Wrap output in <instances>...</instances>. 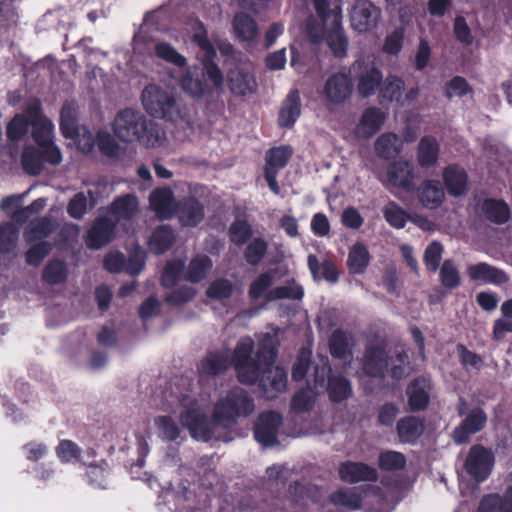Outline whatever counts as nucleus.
Masks as SVG:
<instances>
[{"label": "nucleus", "mask_w": 512, "mask_h": 512, "mask_svg": "<svg viewBox=\"0 0 512 512\" xmlns=\"http://www.w3.org/2000/svg\"><path fill=\"white\" fill-rule=\"evenodd\" d=\"M278 347L277 338L266 333L256 350L253 339L246 336L237 341L231 355L226 351H209L197 366L199 381L219 376L233 367L240 384H258L266 398H276L287 386L285 369L274 365Z\"/></svg>", "instance_id": "nucleus-1"}, {"label": "nucleus", "mask_w": 512, "mask_h": 512, "mask_svg": "<svg viewBox=\"0 0 512 512\" xmlns=\"http://www.w3.org/2000/svg\"><path fill=\"white\" fill-rule=\"evenodd\" d=\"M199 28L200 31L193 34L192 40L203 52L201 73L187 72L180 79L182 90L193 99H201L212 93L213 89H221L224 83V75L215 62L216 49L209 40L203 23H199Z\"/></svg>", "instance_id": "nucleus-2"}, {"label": "nucleus", "mask_w": 512, "mask_h": 512, "mask_svg": "<svg viewBox=\"0 0 512 512\" xmlns=\"http://www.w3.org/2000/svg\"><path fill=\"white\" fill-rule=\"evenodd\" d=\"M116 137L123 142L137 141L148 148L159 147L164 139L160 126L132 108L119 111L113 122Z\"/></svg>", "instance_id": "nucleus-3"}, {"label": "nucleus", "mask_w": 512, "mask_h": 512, "mask_svg": "<svg viewBox=\"0 0 512 512\" xmlns=\"http://www.w3.org/2000/svg\"><path fill=\"white\" fill-rule=\"evenodd\" d=\"M255 410L251 394L244 388L235 386L219 398L213 407V419L223 428H231L239 418H247Z\"/></svg>", "instance_id": "nucleus-4"}, {"label": "nucleus", "mask_w": 512, "mask_h": 512, "mask_svg": "<svg viewBox=\"0 0 512 512\" xmlns=\"http://www.w3.org/2000/svg\"><path fill=\"white\" fill-rule=\"evenodd\" d=\"M177 399L181 406L186 407L180 413L179 419L183 427L187 428L191 437L208 442L215 438V428L219 426L214 419L208 416L198 407L196 399L188 392L180 393Z\"/></svg>", "instance_id": "nucleus-5"}, {"label": "nucleus", "mask_w": 512, "mask_h": 512, "mask_svg": "<svg viewBox=\"0 0 512 512\" xmlns=\"http://www.w3.org/2000/svg\"><path fill=\"white\" fill-rule=\"evenodd\" d=\"M141 98L147 113L155 118L176 122L186 116L185 109L176 99L156 86L145 87Z\"/></svg>", "instance_id": "nucleus-6"}, {"label": "nucleus", "mask_w": 512, "mask_h": 512, "mask_svg": "<svg viewBox=\"0 0 512 512\" xmlns=\"http://www.w3.org/2000/svg\"><path fill=\"white\" fill-rule=\"evenodd\" d=\"M349 73L357 83L358 94L362 98H369L379 90L383 82V73L373 63L364 59H358L353 62Z\"/></svg>", "instance_id": "nucleus-7"}, {"label": "nucleus", "mask_w": 512, "mask_h": 512, "mask_svg": "<svg viewBox=\"0 0 512 512\" xmlns=\"http://www.w3.org/2000/svg\"><path fill=\"white\" fill-rule=\"evenodd\" d=\"M385 342L368 343L361 359V370L370 378L383 379L390 364Z\"/></svg>", "instance_id": "nucleus-8"}, {"label": "nucleus", "mask_w": 512, "mask_h": 512, "mask_svg": "<svg viewBox=\"0 0 512 512\" xmlns=\"http://www.w3.org/2000/svg\"><path fill=\"white\" fill-rule=\"evenodd\" d=\"M283 424L279 412L267 410L261 412L254 422L253 435L255 440L264 447H273L279 443L278 432Z\"/></svg>", "instance_id": "nucleus-9"}, {"label": "nucleus", "mask_w": 512, "mask_h": 512, "mask_svg": "<svg viewBox=\"0 0 512 512\" xmlns=\"http://www.w3.org/2000/svg\"><path fill=\"white\" fill-rule=\"evenodd\" d=\"M494 465V454L481 444H474L470 447L465 460L466 472L476 481L483 482L491 474Z\"/></svg>", "instance_id": "nucleus-10"}, {"label": "nucleus", "mask_w": 512, "mask_h": 512, "mask_svg": "<svg viewBox=\"0 0 512 512\" xmlns=\"http://www.w3.org/2000/svg\"><path fill=\"white\" fill-rule=\"evenodd\" d=\"M227 86L235 97H247L257 91L255 74L247 65L237 64L226 73Z\"/></svg>", "instance_id": "nucleus-11"}, {"label": "nucleus", "mask_w": 512, "mask_h": 512, "mask_svg": "<svg viewBox=\"0 0 512 512\" xmlns=\"http://www.w3.org/2000/svg\"><path fill=\"white\" fill-rule=\"evenodd\" d=\"M488 416L479 406L472 408L452 432L454 443L458 445L470 442L471 436L482 431L487 424Z\"/></svg>", "instance_id": "nucleus-12"}, {"label": "nucleus", "mask_w": 512, "mask_h": 512, "mask_svg": "<svg viewBox=\"0 0 512 512\" xmlns=\"http://www.w3.org/2000/svg\"><path fill=\"white\" fill-rule=\"evenodd\" d=\"M353 83L350 76L343 72L330 75L323 87V96L330 104L341 105L352 95Z\"/></svg>", "instance_id": "nucleus-13"}, {"label": "nucleus", "mask_w": 512, "mask_h": 512, "mask_svg": "<svg viewBox=\"0 0 512 512\" xmlns=\"http://www.w3.org/2000/svg\"><path fill=\"white\" fill-rule=\"evenodd\" d=\"M466 273L473 282H482L496 286L507 284L510 280L508 274L503 269L487 262H478L468 265Z\"/></svg>", "instance_id": "nucleus-14"}, {"label": "nucleus", "mask_w": 512, "mask_h": 512, "mask_svg": "<svg viewBox=\"0 0 512 512\" xmlns=\"http://www.w3.org/2000/svg\"><path fill=\"white\" fill-rule=\"evenodd\" d=\"M380 11L370 1H358L351 12V24L360 33L367 32L377 25Z\"/></svg>", "instance_id": "nucleus-15"}, {"label": "nucleus", "mask_w": 512, "mask_h": 512, "mask_svg": "<svg viewBox=\"0 0 512 512\" xmlns=\"http://www.w3.org/2000/svg\"><path fill=\"white\" fill-rule=\"evenodd\" d=\"M175 214L182 226L196 227L204 219L205 209L196 197L189 196L176 203Z\"/></svg>", "instance_id": "nucleus-16"}, {"label": "nucleus", "mask_w": 512, "mask_h": 512, "mask_svg": "<svg viewBox=\"0 0 512 512\" xmlns=\"http://www.w3.org/2000/svg\"><path fill=\"white\" fill-rule=\"evenodd\" d=\"M338 472L340 479L350 484L362 481L376 482L378 480L377 470L363 462H342Z\"/></svg>", "instance_id": "nucleus-17"}, {"label": "nucleus", "mask_w": 512, "mask_h": 512, "mask_svg": "<svg viewBox=\"0 0 512 512\" xmlns=\"http://www.w3.org/2000/svg\"><path fill=\"white\" fill-rule=\"evenodd\" d=\"M115 223L107 218H97L87 232L86 245L90 249H100L110 243L114 237Z\"/></svg>", "instance_id": "nucleus-18"}, {"label": "nucleus", "mask_w": 512, "mask_h": 512, "mask_svg": "<svg viewBox=\"0 0 512 512\" xmlns=\"http://www.w3.org/2000/svg\"><path fill=\"white\" fill-rule=\"evenodd\" d=\"M388 182L398 188L407 191L414 189V167L408 160H396L391 162L387 168Z\"/></svg>", "instance_id": "nucleus-19"}, {"label": "nucleus", "mask_w": 512, "mask_h": 512, "mask_svg": "<svg viewBox=\"0 0 512 512\" xmlns=\"http://www.w3.org/2000/svg\"><path fill=\"white\" fill-rule=\"evenodd\" d=\"M410 412L425 411L430 404V393L425 379L417 377L409 382L405 390Z\"/></svg>", "instance_id": "nucleus-20"}, {"label": "nucleus", "mask_w": 512, "mask_h": 512, "mask_svg": "<svg viewBox=\"0 0 512 512\" xmlns=\"http://www.w3.org/2000/svg\"><path fill=\"white\" fill-rule=\"evenodd\" d=\"M149 203L159 219L167 220L175 214L174 195L168 187L154 189L149 196Z\"/></svg>", "instance_id": "nucleus-21"}, {"label": "nucleus", "mask_w": 512, "mask_h": 512, "mask_svg": "<svg viewBox=\"0 0 512 512\" xmlns=\"http://www.w3.org/2000/svg\"><path fill=\"white\" fill-rule=\"evenodd\" d=\"M477 211L489 222L502 225L511 215L510 207L502 199L486 198L477 204Z\"/></svg>", "instance_id": "nucleus-22"}, {"label": "nucleus", "mask_w": 512, "mask_h": 512, "mask_svg": "<svg viewBox=\"0 0 512 512\" xmlns=\"http://www.w3.org/2000/svg\"><path fill=\"white\" fill-rule=\"evenodd\" d=\"M424 431L425 420L414 415L402 417L396 424L399 441L403 444H416Z\"/></svg>", "instance_id": "nucleus-23"}, {"label": "nucleus", "mask_w": 512, "mask_h": 512, "mask_svg": "<svg viewBox=\"0 0 512 512\" xmlns=\"http://www.w3.org/2000/svg\"><path fill=\"white\" fill-rule=\"evenodd\" d=\"M443 181L449 195L463 196L469 189L466 171L456 164H450L443 170Z\"/></svg>", "instance_id": "nucleus-24"}, {"label": "nucleus", "mask_w": 512, "mask_h": 512, "mask_svg": "<svg viewBox=\"0 0 512 512\" xmlns=\"http://www.w3.org/2000/svg\"><path fill=\"white\" fill-rule=\"evenodd\" d=\"M385 119L386 115L380 108L374 106L366 108L357 125V134L362 138H371L380 131Z\"/></svg>", "instance_id": "nucleus-25"}, {"label": "nucleus", "mask_w": 512, "mask_h": 512, "mask_svg": "<svg viewBox=\"0 0 512 512\" xmlns=\"http://www.w3.org/2000/svg\"><path fill=\"white\" fill-rule=\"evenodd\" d=\"M301 114V99L297 89L289 92L278 113V125L292 128Z\"/></svg>", "instance_id": "nucleus-26"}, {"label": "nucleus", "mask_w": 512, "mask_h": 512, "mask_svg": "<svg viewBox=\"0 0 512 512\" xmlns=\"http://www.w3.org/2000/svg\"><path fill=\"white\" fill-rule=\"evenodd\" d=\"M417 196L424 207L436 209L442 204L445 193L440 181L428 179L418 187Z\"/></svg>", "instance_id": "nucleus-27"}, {"label": "nucleus", "mask_w": 512, "mask_h": 512, "mask_svg": "<svg viewBox=\"0 0 512 512\" xmlns=\"http://www.w3.org/2000/svg\"><path fill=\"white\" fill-rule=\"evenodd\" d=\"M477 512H512V486L502 495L493 493L483 496Z\"/></svg>", "instance_id": "nucleus-28"}, {"label": "nucleus", "mask_w": 512, "mask_h": 512, "mask_svg": "<svg viewBox=\"0 0 512 512\" xmlns=\"http://www.w3.org/2000/svg\"><path fill=\"white\" fill-rule=\"evenodd\" d=\"M213 267L212 259L205 254H198L194 256L187 267L183 279L190 283H200L206 279Z\"/></svg>", "instance_id": "nucleus-29"}, {"label": "nucleus", "mask_w": 512, "mask_h": 512, "mask_svg": "<svg viewBox=\"0 0 512 512\" xmlns=\"http://www.w3.org/2000/svg\"><path fill=\"white\" fill-rule=\"evenodd\" d=\"M232 27L235 37L242 42H252L258 36V26L256 21L245 12L235 14Z\"/></svg>", "instance_id": "nucleus-30"}, {"label": "nucleus", "mask_w": 512, "mask_h": 512, "mask_svg": "<svg viewBox=\"0 0 512 512\" xmlns=\"http://www.w3.org/2000/svg\"><path fill=\"white\" fill-rule=\"evenodd\" d=\"M439 144L433 136H424L417 147V161L422 168L433 167L439 158Z\"/></svg>", "instance_id": "nucleus-31"}, {"label": "nucleus", "mask_w": 512, "mask_h": 512, "mask_svg": "<svg viewBox=\"0 0 512 512\" xmlns=\"http://www.w3.org/2000/svg\"><path fill=\"white\" fill-rule=\"evenodd\" d=\"M371 256L368 248L361 242L355 243L349 250L347 267L350 274H363L370 264Z\"/></svg>", "instance_id": "nucleus-32"}, {"label": "nucleus", "mask_w": 512, "mask_h": 512, "mask_svg": "<svg viewBox=\"0 0 512 512\" xmlns=\"http://www.w3.org/2000/svg\"><path fill=\"white\" fill-rule=\"evenodd\" d=\"M175 239L174 230L169 225H161L152 232L148 242L149 248L154 254H163L172 247Z\"/></svg>", "instance_id": "nucleus-33"}, {"label": "nucleus", "mask_w": 512, "mask_h": 512, "mask_svg": "<svg viewBox=\"0 0 512 512\" xmlns=\"http://www.w3.org/2000/svg\"><path fill=\"white\" fill-rule=\"evenodd\" d=\"M97 146L100 153L107 157H116L119 153V145L116 140L106 131H99L96 134L95 140L89 138L83 145L82 150L85 153L92 151L94 146Z\"/></svg>", "instance_id": "nucleus-34"}, {"label": "nucleus", "mask_w": 512, "mask_h": 512, "mask_svg": "<svg viewBox=\"0 0 512 512\" xmlns=\"http://www.w3.org/2000/svg\"><path fill=\"white\" fill-rule=\"evenodd\" d=\"M329 399L334 403H341L352 396L351 382L342 375H332L327 380Z\"/></svg>", "instance_id": "nucleus-35"}, {"label": "nucleus", "mask_w": 512, "mask_h": 512, "mask_svg": "<svg viewBox=\"0 0 512 512\" xmlns=\"http://www.w3.org/2000/svg\"><path fill=\"white\" fill-rule=\"evenodd\" d=\"M138 211V199L133 194H125L113 200L110 212L119 219L129 220Z\"/></svg>", "instance_id": "nucleus-36"}, {"label": "nucleus", "mask_w": 512, "mask_h": 512, "mask_svg": "<svg viewBox=\"0 0 512 512\" xmlns=\"http://www.w3.org/2000/svg\"><path fill=\"white\" fill-rule=\"evenodd\" d=\"M57 226V222L48 216L36 218L30 223L26 240L29 243L34 240L43 241L56 231Z\"/></svg>", "instance_id": "nucleus-37"}, {"label": "nucleus", "mask_w": 512, "mask_h": 512, "mask_svg": "<svg viewBox=\"0 0 512 512\" xmlns=\"http://www.w3.org/2000/svg\"><path fill=\"white\" fill-rule=\"evenodd\" d=\"M308 268L315 280H319V270H322V277L330 283H336L339 279V272L335 264L330 260H325L320 264L318 258L314 254H309L307 258Z\"/></svg>", "instance_id": "nucleus-38"}, {"label": "nucleus", "mask_w": 512, "mask_h": 512, "mask_svg": "<svg viewBox=\"0 0 512 512\" xmlns=\"http://www.w3.org/2000/svg\"><path fill=\"white\" fill-rule=\"evenodd\" d=\"M293 150L289 145L273 147L266 152V164L264 169H271L279 172L289 163Z\"/></svg>", "instance_id": "nucleus-39"}, {"label": "nucleus", "mask_w": 512, "mask_h": 512, "mask_svg": "<svg viewBox=\"0 0 512 512\" xmlns=\"http://www.w3.org/2000/svg\"><path fill=\"white\" fill-rule=\"evenodd\" d=\"M404 90V81L395 75L388 76L383 80L379 88L380 102L399 101Z\"/></svg>", "instance_id": "nucleus-40"}, {"label": "nucleus", "mask_w": 512, "mask_h": 512, "mask_svg": "<svg viewBox=\"0 0 512 512\" xmlns=\"http://www.w3.org/2000/svg\"><path fill=\"white\" fill-rule=\"evenodd\" d=\"M67 279V267L63 260L52 259L47 262L42 272V280L48 285H58Z\"/></svg>", "instance_id": "nucleus-41"}, {"label": "nucleus", "mask_w": 512, "mask_h": 512, "mask_svg": "<svg viewBox=\"0 0 512 512\" xmlns=\"http://www.w3.org/2000/svg\"><path fill=\"white\" fill-rule=\"evenodd\" d=\"M329 351L335 359H346L352 354L348 336L342 329H335L329 338Z\"/></svg>", "instance_id": "nucleus-42"}, {"label": "nucleus", "mask_w": 512, "mask_h": 512, "mask_svg": "<svg viewBox=\"0 0 512 512\" xmlns=\"http://www.w3.org/2000/svg\"><path fill=\"white\" fill-rule=\"evenodd\" d=\"M21 164L23 170L28 175H39L42 172L44 165L40 149L31 145L24 147L21 155Z\"/></svg>", "instance_id": "nucleus-43"}, {"label": "nucleus", "mask_w": 512, "mask_h": 512, "mask_svg": "<svg viewBox=\"0 0 512 512\" xmlns=\"http://www.w3.org/2000/svg\"><path fill=\"white\" fill-rule=\"evenodd\" d=\"M185 262L182 259H173L166 263L161 275V285L164 288L174 287L184 276Z\"/></svg>", "instance_id": "nucleus-44"}, {"label": "nucleus", "mask_w": 512, "mask_h": 512, "mask_svg": "<svg viewBox=\"0 0 512 512\" xmlns=\"http://www.w3.org/2000/svg\"><path fill=\"white\" fill-rule=\"evenodd\" d=\"M228 236L234 245L241 247L252 238V226L246 219L236 218L228 229Z\"/></svg>", "instance_id": "nucleus-45"}, {"label": "nucleus", "mask_w": 512, "mask_h": 512, "mask_svg": "<svg viewBox=\"0 0 512 512\" xmlns=\"http://www.w3.org/2000/svg\"><path fill=\"white\" fill-rule=\"evenodd\" d=\"M329 502L335 506H344L351 510H359L362 497L353 489H338L329 496Z\"/></svg>", "instance_id": "nucleus-46"}, {"label": "nucleus", "mask_w": 512, "mask_h": 512, "mask_svg": "<svg viewBox=\"0 0 512 512\" xmlns=\"http://www.w3.org/2000/svg\"><path fill=\"white\" fill-rule=\"evenodd\" d=\"M326 44L336 58H343L347 55L348 39L341 27L335 26L329 30L325 37Z\"/></svg>", "instance_id": "nucleus-47"}, {"label": "nucleus", "mask_w": 512, "mask_h": 512, "mask_svg": "<svg viewBox=\"0 0 512 512\" xmlns=\"http://www.w3.org/2000/svg\"><path fill=\"white\" fill-rule=\"evenodd\" d=\"M291 285H283L272 288L268 293H266V301H276L282 299H290V300H302L304 297V290L301 285L295 283L292 280Z\"/></svg>", "instance_id": "nucleus-48"}, {"label": "nucleus", "mask_w": 512, "mask_h": 512, "mask_svg": "<svg viewBox=\"0 0 512 512\" xmlns=\"http://www.w3.org/2000/svg\"><path fill=\"white\" fill-rule=\"evenodd\" d=\"M397 136L394 133L381 134L375 141L374 149L379 158L389 160L400 152L396 145Z\"/></svg>", "instance_id": "nucleus-49"}, {"label": "nucleus", "mask_w": 512, "mask_h": 512, "mask_svg": "<svg viewBox=\"0 0 512 512\" xmlns=\"http://www.w3.org/2000/svg\"><path fill=\"white\" fill-rule=\"evenodd\" d=\"M268 251V243L261 237L253 238L244 250V259L251 266L259 265Z\"/></svg>", "instance_id": "nucleus-50"}, {"label": "nucleus", "mask_w": 512, "mask_h": 512, "mask_svg": "<svg viewBox=\"0 0 512 512\" xmlns=\"http://www.w3.org/2000/svg\"><path fill=\"white\" fill-rule=\"evenodd\" d=\"M274 282V273L272 270L260 273L250 284L248 296L251 300H257L264 297L270 291Z\"/></svg>", "instance_id": "nucleus-51"}, {"label": "nucleus", "mask_w": 512, "mask_h": 512, "mask_svg": "<svg viewBox=\"0 0 512 512\" xmlns=\"http://www.w3.org/2000/svg\"><path fill=\"white\" fill-rule=\"evenodd\" d=\"M439 269V280L443 287L455 289L461 284L460 272L451 259H446Z\"/></svg>", "instance_id": "nucleus-52"}, {"label": "nucleus", "mask_w": 512, "mask_h": 512, "mask_svg": "<svg viewBox=\"0 0 512 512\" xmlns=\"http://www.w3.org/2000/svg\"><path fill=\"white\" fill-rule=\"evenodd\" d=\"M406 465V457L397 451H384L379 454L378 466L383 471L402 470Z\"/></svg>", "instance_id": "nucleus-53"}, {"label": "nucleus", "mask_w": 512, "mask_h": 512, "mask_svg": "<svg viewBox=\"0 0 512 512\" xmlns=\"http://www.w3.org/2000/svg\"><path fill=\"white\" fill-rule=\"evenodd\" d=\"M383 216L386 222L393 228L402 229L408 220V213L394 201L383 209Z\"/></svg>", "instance_id": "nucleus-54"}, {"label": "nucleus", "mask_w": 512, "mask_h": 512, "mask_svg": "<svg viewBox=\"0 0 512 512\" xmlns=\"http://www.w3.org/2000/svg\"><path fill=\"white\" fill-rule=\"evenodd\" d=\"M155 54L157 57L172 63L180 68L187 65L186 58L181 55L171 44L159 42L155 45Z\"/></svg>", "instance_id": "nucleus-55"}, {"label": "nucleus", "mask_w": 512, "mask_h": 512, "mask_svg": "<svg viewBox=\"0 0 512 512\" xmlns=\"http://www.w3.org/2000/svg\"><path fill=\"white\" fill-rule=\"evenodd\" d=\"M30 122L27 117L21 114L15 115L7 124L6 135L10 141L21 140L29 130Z\"/></svg>", "instance_id": "nucleus-56"}, {"label": "nucleus", "mask_w": 512, "mask_h": 512, "mask_svg": "<svg viewBox=\"0 0 512 512\" xmlns=\"http://www.w3.org/2000/svg\"><path fill=\"white\" fill-rule=\"evenodd\" d=\"M233 284L226 278H219L210 283L206 290L208 298L213 300H224L232 296Z\"/></svg>", "instance_id": "nucleus-57"}, {"label": "nucleus", "mask_w": 512, "mask_h": 512, "mask_svg": "<svg viewBox=\"0 0 512 512\" xmlns=\"http://www.w3.org/2000/svg\"><path fill=\"white\" fill-rule=\"evenodd\" d=\"M473 92L472 87L462 76H454L444 85V96L448 99L454 96L463 97Z\"/></svg>", "instance_id": "nucleus-58"}, {"label": "nucleus", "mask_w": 512, "mask_h": 512, "mask_svg": "<svg viewBox=\"0 0 512 512\" xmlns=\"http://www.w3.org/2000/svg\"><path fill=\"white\" fill-rule=\"evenodd\" d=\"M52 250L51 243L47 241H39L38 243L29 247L25 253L26 263L30 266L37 267L48 256Z\"/></svg>", "instance_id": "nucleus-59"}, {"label": "nucleus", "mask_w": 512, "mask_h": 512, "mask_svg": "<svg viewBox=\"0 0 512 512\" xmlns=\"http://www.w3.org/2000/svg\"><path fill=\"white\" fill-rule=\"evenodd\" d=\"M443 246L438 241L431 242L424 251L423 261L429 272H436L440 268Z\"/></svg>", "instance_id": "nucleus-60"}, {"label": "nucleus", "mask_w": 512, "mask_h": 512, "mask_svg": "<svg viewBox=\"0 0 512 512\" xmlns=\"http://www.w3.org/2000/svg\"><path fill=\"white\" fill-rule=\"evenodd\" d=\"M155 425L161 437L165 440L175 441L180 435V429L171 416H158L155 419Z\"/></svg>", "instance_id": "nucleus-61"}, {"label": "nucleus", "mask_w": 512, "mask_h": 512, "mask_svg": "<svg viewBox=\"0 0 512 512\" xmlns=\"http://www.w3.org/2000/svg\"><path fill=\"white\" fill-rule=\"evenodd\" d=\"M456 350L458 353V358L460 364L464 368H473L475 370H481L483 367L484 361L480 355L469 350L464 344H458L456 346Z\"/></svg>", "instance_id": "nucleus-62"}, {"label": "nucleus", "mask_w": 512, "mask_h": 512, "mask_svg": "<svg viewBox=\"0 0 512 512\" xmlns=\"http://www.w3.org/2000/svg\"><path fill=\"white\" fill-rule=\"evenodd\" d=\"M326 20L309 16L305 21V33L313 44H320L324 40V23Z\"/></svg>", "instance_id": "nucleus-63"}, {"label": "nucleus", "mask_w": 512, "mask_h": 512, "mask_svg": "<svg viewBox=\"0 0 512 512\" xmlns=\"http://www.w3.org/2000/svg\"><path fill=\"white\" fill-rule=\"evenodd\" d=\"M56 454L61 462L68 463L80 458L81 449L75 442L65 439L59 442Z\"/></svg>", "instance_id": "nucleus-64"}]
</instances>
